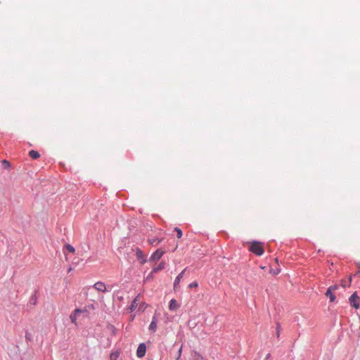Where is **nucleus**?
Instances as JSON below:
<instances>
[{
  "label": "nucleus",
  "instance_id": "ddd939ff",
  "mask_svg": "<svg viewBox=\"0 0 360 360\" xmlns=\"http://www.w3.org/2000/svg\"><path fill=\"white\" fill-rule=\"evenodd\" d=\"M156 328H157V319L155 317H153L150 324L149 325L148 329L154 332V331H155Z\"/></svg>",
  "mask_w": 360,
  "mask_h": 360
},
{
  "label": "nucleus",
  "instance_id": "aec40b11",
  "mask_svg": "<svg viewBox=\"0 0 360 360\" xmlns=\"http://www.w3.org/2000/svg\"><path fill=\"white\" fill-rule=\"evenodd\" d=\"M194 360H205L203 357L199 353H195L194 354Z\"/></svg>",
  "mask_w": 360,
  "mask_h": 360
},
{
  "label": "nucleus",
  "instance_id": "412c9836",
  "mask_svg": "<svg viewBox=\"0 0 360 360\" xmlns=\"http://www.w3.org/2000/svg\"><path fill=\"white\" fill-rule=\"evenodd\" d=\"M66 247H67V249H68L70 252L74 253V252H75V248H74L72 245H68Z\"/></svg>",
  "mask_w": 360,
  "mask_h": 360
},
{
  "label": "nucleus",
  "instance_id": "f03ea898",
  "mask_svg": "<svg viewBox=\"0 0 360 360\" xmlns=\"http://www.w3.org/2000/svg\"><path fill=\"white\" fill-rule=\"evenodd\" d=\"M87 312L86 308L84 309H75L70 315V319L71 322L76 326H78V323L77 321V318L81 314Z\"/></svg>",
  "mask_w": 360,
  "mask_h": 360
},
{
  "label": "nucleus",
  "instance_id": "1a4fd4ad",
  "mask_svg": "<svg viewBox=\"0 0 360 360\" xmlns=\"http://www.w3.org/2000/svg\"><path fill=\"white\" fill-rule=\"evenodd\" d=\"M139 298H140V295L136 296V298L133 300L132 303L131 304V305L129 307V311L130 312H132L137 307L138 302H139Z\"/></svg>",
  "mask_w": 360,
  "mask_h": 360
},
{
  "label": "nucleus",
  "instance_id": "b1692460",
  "mask_svg": "<svg viewBox=\"0 0 360 360\" xmlns=\"http://www.w3.org/2000/svg\"><path fill=\"white\" fill-rule=\"evenodd\" d=\"M181 348L179 349V355H178L177 359H179V357L181 356Z\"/></svg>",
  "mask_w": 360,
  "mask_h": 360
},
{
  "label": "nucleus",
  "instance_id": "dca6fc26",
  "mask_svg": "<svg viewBox=\"0 0 360 360\" xmlns=\"http://www.w3.org/2000/svg\"><path fill=\"white\" fill-rule=\"evenodd\" d=\"M120 353L118 352H115L111 353L110 356V360H117L119 357Z\"/></svg>",
  "mask_w": 360,
  "mask_h": 360
},
{
  "label": "nucleus",
  "instance_id": "f3484780",
  "mask_svg": "<svg viewBox=\"0 0 360 360\" xmlns=\"http://www.w3.org/2000/svg\"><path fill=\"white\" fill-rule=\"evenodd\" d=\"M351 282H352V277H349V281H348V283H347V281H343V280H342V282H341V285H342V286L343 288H345V287H347V285H348V286H349V285H350Z\"/></svg>",
  "mask_w": 360,
  "mask_h": 360
},
{
  "label": "nucleus",
  "instance_id": "9d476101",
  "mask_svg": "<svg viewBox=\"0 0 360 360\" xmlns=\"http://www.w3.org/2000/svg\"><path fill=\"white\" fill-rule=\"evenodd\" d=\"M163 240V238H151L148 239V243L151 245H157Z\"/></svg>",
  "mask_w": 360,
  "mask_h": 360
},
{
  "label": "nucleus",
  "instance_id": "4be33fe9",
  "mask_svg": "<svg viewBox=\"0 0 360 360\" xmlns=\"http://www.w3.org/2000/svg\"><path fill=\"white\" fill-rule=\"evenodd\" d=\"M198 286V283L196 281L190 283L189 285H188V287L190 288H197Z\"/></svg>",
  "mask_w": 360,
  "mask_h": 360
},
{
  "label": "nucleus",
  "instance_id": "f8f14e48",
  "mask_svg": "<svg viewBox=\"0 0 360 360\" xmlns=\"http://www.w3.org/2000/svg\"><path fill=\"white\" fill-rule=\"evenodd\" d=\"M165 267V262L162 261L157 266L154 267L153 269V273H157L159 271L162 270Z\"/></svg>",
  "mask_w": 360,
  "mask_h": 360
},
{
  "label": "nucleus",
  "instance_id": "423d86ee",
  "mask_svg": "<svg viewBox=\"0 0 360 360\" xmlns=\"http://www.w3.org/2000/svg\"><path fill=\"white\" fill-rule=\"evenodd\" d=\"M146 352V347L144 343H141L139 345L136 350V355L139 358H142L145 356Z\"/></svg>",
  "mask_w": 360,
  "mask_h": 360
},
{
  "label": "nucleus",
  "instance_id": "6ab92c4d",
  "mask_svg": "<svg viewBox=\"0 0 360 360\" xmlns=\"http://www.w3.org/2000/svg\"><path fill=\"white\" fill-rule=\"evenodd\" d=\"M338 288V286L336 285H332L328 288V293H330V292H335Z\"/></svg>",
  "mask_w": 360,
  "mask_h": 360
},
{
  "label": "nucleus",
  "instance_id": "a211bd4d",
  "mask_svg": "<svg viewBox=\"0 0 360 360\" xmlns=\"http://www.w3.org/2000/svg\"><path fill=\"white\" fill-rule=\"evenodd\" d=\"M174 231L176 232L178 238H180L182 236V231L179 228H178V227L174 228Z\"/></svg>",
  "mask_w": 360,
  "mask_h": 360
},
{
  "label": "nucleus",
  "instance_id": "5701e85b",
  "mask_svg": "<svg viewBox=\"0 0 360 360\" xmlns=\"http://www.w3.org/2000/svg\"><path fill=\"white\" fill-rule=\"evenodd\" d=\"M280 272V270L276 269H271L270 270V273L274 274V275H277L278 273Z\"/></svg>",
  "mask_w": 360,
  "mask_h": 360
},
{
  "label": "nucleus",
  "instance_id": "9b49d317",
  "mask_svg": "<svg viewBox=\"0 0 360 360\" xmlns=\"http://www.w3.org/2000/svg\"><path fill=\"white\" fill-rule=\"evenodd\" d=\"M179 307V305L178 304L176 300L172 299L171 300L169 305V309L171 311H175Z\"/></svg>",
  "mask_w": 360,
  "mask_h": 360
},
{
  "label": "nucleus",
  "instance_id": "7ed1b4c3",
  "mask_svg": "<svg viewBox=\"0 0 360 360\" xmlns=\"http://www.w3.org/2000/svg\"><path fill=\"white\" fill-rule=\"evenodd\" d=\"M349 302L350 305L352 307H353L354 308L358 309L359 307L360 298L356 292H354L350 296V297L349 298Z\"/></svg>",
  "mask_w": 360,
  "mask_h": 360
},
{
  "label": "nucleus",
  "instance_id": "4468645a",
  "mask_svg": "<svg viewBox=\"0 0 360 360\" xmlns=\"http://www.w3.org/2000/svg\"><path fill=\"white\" fill-rule=\"evenodd\" d=\"M29 155L32 158V159H37L40 157V155L39 153L36 151V150H32L29 152Z\"/></svg>",
  "mask_w": 360,
  "mask_h": 360
},
{
  "label": "nucleus",
  "instance_id": "f257e3e1",
  "mask_svg": "<svg viewBox=\"0 0 360 360\" xmlns=\"http://www.w3.org/2000/svg\"><path fill=\"white\" fill-rule=\"evenodd\" d=\"M249 250L250 252H253L257 256L262 255L264 252L263 244L258 241L252 242L250 246Z\"/></svg>",
  "mask_w": 360,
  "mask_h": 360
},
{
  "label": "nucleus",
  "instance_id": "0eeeda50",
  "mask_svg": "<svg viewBox=\"0 0 360 360\" xmlns=\"http://www.w3.org/2000/svg\"><path fill=\"white\" fill-rule=\"evenodd\" d=\"M136 255L137 258L140 260V262L141 264H143L146 262L145 255H143V252L139 248L136 249Z\"/></svg>",
  "mask_w": 360,
  "mask_h": 360
},
{
  "label": "nucleus",
  "instance_id": "6e6552de",
  "mask_svg": "<svg viewBox=\"0 0 360 360\" xmlns=\"http://www.w3.org/2000/svg\"><path fill=\"white\" fill-rule=\"evenodd\" d=\"M186 269H184L176 278L174 283V288L176 290L177 288L178 285L179 284L181 278L184 276V274L186 271Z\"/></svg>",
  "mask_w": 360,
  "mask_h": 360
},
{
  "label": "nucleus",
  "instance_id": "20e7f679",
  "mask_svg": "<svg viewBox=\"0 0 360 360\" xmlns=\"http://www.w3.org/2000/svg\"><path fill=\"white\" fill-rule=\"evenodd\" d=\"M165 253V251L162 248L158 249L150 257V261L155 262L159 260Z\"/></svg>",
  "mask_w": 360,
  "mask_h": 360
},
{
  "label": "nucleus",
  "instance_id": "a878e982",
  "mask_svg": "<svg viewBox=\"0 0 360 360\" xmlns=\"http://www.w3.org/2000/svg\"><path fill=\"white\" fill-rule=\"evenodd\" d=\"M3 162L4 163V165H8V162L6 160H4Z\"/></svg>",
  "mask_w": 360,
  "mask_h": 360
},
{
  "label": "nucleus",
  "instance_id": "2eb2a0df",
  "mask_svg": "<svg viewBox=\"0 0 360 360\" xmlns=\"http://www.w3.org/2000/svg\"><path fill=\"white\" fill-rule=\"evenodd\" d=\"M326 295L327 297H329L330 302H333L335 300V296L333 294V292H330V293H328V290H327V291L326 292Z\"/></svg>",
  "mask_w": 360,
  "mask_h": 360
},
{
  "label": "nucleus",
  "instance_id": "393cba45",
  "mask_svg": "<svg viewBox=\"0 0 360 360\" xmlns=\"http://www.w3.org/2000/svg\"><path fill=\"white\" fill-rule=\"evenodd\" d=\"M3 162L4 163V165H8V162L6 160H4Z\"/></svg>",
  "mask_w": 360,
  "mask_h": 360
},
{
  "label": "nucleus",
  "instance_id": "39448f33",
  "mask_svg": "<svg viewBox=\"0 0 360 360\" xmlns=\"http://www.w3.org/2000/svg\"><path fill=\"white\" fill-rule=\"evenodd\" d=\"M94 288L98 292H105L107 291L105 284L101 281L96 282L94 285Z\"/></svg>",
  "mask_w": 360,
  "mask_h": 360
}]
</instances>
